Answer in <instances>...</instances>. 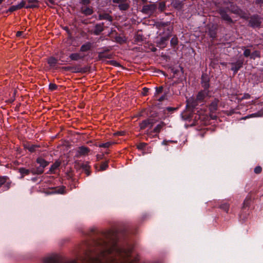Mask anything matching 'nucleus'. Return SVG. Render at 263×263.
Instances as JSON below:
<instances>
[{
  "instance_id": "1",
  "label": "nucleus",
  "mask_w": 263,
  "mask_h": 263,
  "mask_svg": "<svg viewBox=\"0 0 263 263\" xmlns=\"http://www.w3.org/2000/svg\"><path fill=\"white\" fill-rule=\"evenodd\" d=\"M155 122L152 119H147L142 121L139 124L140 130H145V134L151 135L152 127Z\"/></svg>"
},
{
  "instance_id": "2",
  "label": "nucleus",
  "mask_w": 263,
  "mask_h": 263,
  "mask_svg": "<svg viewBox=\"0 0 263 263\" xmlns=\"http://www.w3.org/2000/svg\"><path fill=\"white\" fill-rule=\"evenodd\" d=\"M36 162L40 164V167L36 169L32 170V174H41L44 172V168L49 164V162L46 161L43 158L40 157L36 159Z\"/></svg>"
},
{
  "instance_id": "3",
  "label": "nucleus",
  "mask_w": 263,
  "mask_h": 263,
  "mask_svg": "<svg viewBox=\"0 0 263 263\" xmlns=\"http://www.w3.org/2000/svg\"><path fill=\"white\" fill-rule=\"evenodd\" d=\"M157 8V5L154 3L145 5L143 6L142 12L145 14L152 15L156 11Z\"/></svg>"
},
{
  "instance_id": "4",
  "label": "nucleus",
  "mask_w": 263,
  "mask_h": 263,
  "mask_svg": "<svg viewBox=\"0 0 263 263\" xmlns=\"http://www.w3.org/2000/svg\"><path fill=\"white\" fill-rule=\"evenodd\" d=\"M11 181L7 176H0V187H3L4 191L8 190L11 186Z\"/></svg>"
},
{
  "instance_id": "5",
  "label": "nucleus",
  "mask_w": 263,
  "mask_h": 263,
  "mask_svg": "<svg viewBox=\"0 0 263 263\" xmlns=\"http://www.w3.org/2000/svg\"><path fill=\"white\" fill-rule=\"evenodd\" d=\"M207 95L208 92L206 90L200 91L197 96L196 102L192 104V106L193 107H195L198 104V103L203 102L204 99L207 96Z\"/></svg>"
},
{
  "instance_id": "6",
  "label": "nucleus",
  "mask_w": 263,
  "mask_h": 263,
  "mask_svg": "<svg viewBox=\"0 0 263 263\" xmlns=\"http://www.w3.org/2000/svg\"><path fill=\"white\" fill-rule=\"evenodd\" d=\"M90 149L88 147L84 146L79 147L77 150L76 156L78 157L82 156H86L88 155Z\"/></svg>"
},
{
  "instance_id": "7",
  "label": "nucleus",
  "mask_w": 263,
  "mask_h": 263,
  "mask_svg": "<svg viewBox=\"0 0 263 263\" xmlns=\"http://www.w3.org/2000/svg\"><path fill=\"white\" fill-rule=\"evenodd\" d=\"M249 23L253 27H258L260 25L261 21L258 15H254L251 17Z\"/></svg>"
},
{
  "instance_id": "8",
  "label": "nucleus",
  "mask_w": 263,
  "mask_h": 263,
  "mask_svg": "<svg viewBox=\"0 0 263 263\" xmlns=\"http://www.w3.org/2000/svg\"><path fill=\"white\" fill-rule=\"evenodd\" d=\"M243 60H238L235 63H232L231 64V70L233 71L234 73H236L238 70L242 66Z\"/></svg>"
},
{
  "instance_id": "9",
  "label": "nucleus",
  "mask_w": 263,
  "mask_h": 263,
  "mask_svg": "<svg viewBox=\"0 0 263 263\" xmlns=\"http://www.w3.org/2000/svg\"><path fill=\"white\" fill-rule=\"evenodd\" d=\"M104 30V23L97 24L95 25L93 34L95 35H99Z\"/></svg>"
},
{
  "instance_id": "10",
  "label": "nucleus",
  "mask_w": 263,
  "mask_h": 263,
  "mask_svg": "<svg viewBox=\"0 0 263 263\" xmlns=\"http://www.w3.org/2000/svg\"><path fill=\"white\" fill-rule=\"evenodd\" d=\"M219 13L221 15V17L223 20L229 23L232 22L231 17L229 16V15L226 13V12L224 10H220Z\"/></svg>"
},
{
  "instance_id": "11",
  "label": "nucleus",
  "mask_w": 263,
  "mask_h": 263,
  "mask_svg": "<svg viewBox=\"0 0 263 263\" xmlns=\"http://www.w3.org/2000/svg\"><path fill=\"white\" fill-rule=\"evenodd\" d=\"M28 5L26 6V8H33L38 7V1L37 0H26Z\"/></svg>"
},
{
  "instance_id": "12",
  "label": "nucleus",
  "mask_w": 263,
  "mask_h": 263,
  "mask_svg": "<svg viewBox=\"0 0 263 263\" xmlns=\"http://www.w3.org/2000/svg\"><path fill=\"white\" fill-rule=\"evenodd\" d=\"M98 17L99 20H105L109 22H112V16L107 13L100 14Z\"/></svg>"
},
{
  "instance_id": "13",
  "label": "nucleus",
  "mask_w": 263,
  "mask_h": 263,
  "mask_svg": "<svg viewBox=\"0 0 263 263\" xmlns=\"http://www.w3.org/2000/svg\"><path fill=\"white\" fill-rule=\"evenodd\" d=\"M34 170L32 168L31 170L26 169L24 167H20L19 168V172L22 175V177H24L25 176L29 175L30 173L32 174V170Z\"/></svg>"
},
{
  "instance_id": "14",
  "label": "nucleus",
  "mask_w": 263,
  "mask_h": 263,
  "mask_svg": "<svg viewBox=\"0 0 263 263\" xmlns=\"http://www.w3.org/2000/svg\"><path fill=\"white\" fill-rule=\"evenodd\" d=\"M92 47V44L90 42H87L82 45L80 48V51L82 52H86L89 50Z\"/></svg>"
},
{
  "instance_id": "15",
  "label": "nucleus",
  "mask_w": 263,
  "mask_h": 263,
  "mask_svg": "<svg viewBox=\"0 0 263 263\" xmlns=\"http://www.w3.org/2000/svg\"><path fill=\"white\" fill-rule=\"evenodd\" d=\"M69 58L71 60L78 61L79 60L83 59L84 55H82L79 53H74L71 54L69 56Z\"/></svg>"
},
{
  "instance_id": "16",
  "label": "nucleus",
  "mask_w": 263,
  "mask_h": 263,
  "mask_svg": "<svg viewBox=\"0 0 263 263\" xmlns=\"http://www.w3.org/2000/svg\"><path fill=\"white\" fill-rule=\"evenodd\" d=\"M218 101L215 99L210 104L209 108L211 112L215 111L217 109Z\"/></svg>"
},
{
  "instance_id": "17",
  "label": "nucleus",
  "mask_w": 263,
  "mask_h": 263,
  "mask_svg": "<svg viewBox=\"0 0 263 263\" xmlns=\"http://www.w3.org/2000/svg\"><path fill=\"white\" fill-rule=\"evenodd\" d=\"M116 143L115 141H108L105 143H102L99 144V147L109 148L111 146Z\"/></svg>"
},
{
  "instance_id": "18",
  "label": "nucleus",
  "mask_w": 263,
  "mask_h": 263,
  "mask_svg": "<svg viewBox=\"0 0 263 263\" xmlns=\"http://www.w3.org/2000/svg\"><path fill=\"white\" fill-rule=\"evenodd\" d=\"M165 124L163 122H161L158 124L153 129L152 132L158 134L161 129L164 127Z\"/></svg>"
},
{
  "instance_id": "19",
  "label": "nucleus",
  "mask_w": 263,
  "mask_h": 263,
  "mask_svg": "<svg viewBox=\"0 0 263 263\" xmlns=\"http://www.w3.org/2000/svg\"><path fill=\"white\" fill-rule=\"evenodd\" d=\"M48 64L50 67H54L58 63V60L54 57H50L48 59Z\"/></svg>"
},
{
  "instance_id": "20",
  "label": "nucleus",
  "mask_w": 263,
  "mask_h": 263,
  "mask_svg": "<svg viewBox=\"0 0 263 263\" xmlns=\"http://www.w3.org/2000/svg\"><path fill=\"white\" fill-rule=\"evenodd\" d=\"M129 7V4L127 3V1L123 2L120 5H119V8L121 10H126Z\"/></svg>"
},
{
  "instance_id": "21",
  "label": "nucleus",
  "mask_w": 263,
  "mask_h": 263,
  "mask_svg": "<svg viewBox=\"0 0 263 263\" xmlns=\"http://www.w3.org/2000/svg\"><path fill=\"white\" fill-rule=\"evenodd\" d=\"M61 163L59 161H55L50 167L49 171L53 173L60 165Z\"/></svg>"
},
{
  "instance_id": "22",
  "label": "nucleus",
  "mask_w": 263,
  "mask_h": 263,
  "mask_svg": "<svg viewBox=\"0 0 263 263\" xmlns=\"http://www.w3.org/2000/svg\"><path fill=\"white\" fill-rule=\"evenodd\" d=\"M167 40V38L166 37H162L160 41L158 43V46L160 48H164L166 46V41Z\"/></svg>"
},
{
  "instance_id": "23",
  "label": "nucleus",
  "mask_w": 263,
  "mask_h": 263,
  "mask_svg": "<svg viewBox=\"0 0 263 263\" xmlns=\"http://www.w3.org/2000/svg\"><path fill=\"white\" fill-rule=\"evenodd\" d=\"M82 169L85 171L87 176L90 175V167L87 163H84L81 166Z\"/></svg>"
},
{
  "instance_id": "24",
  "label": "nucleus",
  "mask_w": 263,
  "mask_h": 263,
  "mask_svg": "<svg viewBox=\"0 0 263 263\" xmlns=\"http://www.w3.org/2000/svg\"><path fill=\"white\" fill-rule=\"evenodd\" d=\"M93 10L90 7H86L82 9V13L86 15H89L93 13Z\"/></svg>"
},
{
  "instance_id": "25",
  "label": "nucleus",
  "mask_w": 263,
  "mask_h": 263,
  "mask_svg": "<svg viewBox=\"0 0 263 263\" xmlns=\"http://www.w3.org/2000/svg\"><path fill=\"white\" fill-rule=\"evenodd\" d=\"M202 83L203 87L204 88L205 90L209 86L208 81L207 80V78L205 76H202Z\"/></svg>"
},
{
  "instance_id": "26",
  "label": "nucleus",
  "mask_w": 263,
  "mask_h": 263,
  "mask_svg": "<svg viewBox=\"0 0 263 263\" xmlns=\"http://www.w3.org/2000/svg\"><path fill=\"white\" fill-rule=\"evenodd\" d=\"M115 41L116 42L121 44L126 42V39L125 37H123L121 36H117L115 37Z\"/></svg>"
},
{
  "instance_id": "27",
  "label": "nucleus",
  "mask_w": 263,
  "mask_h": 263,
  "mask_svg": "<svg viewBox=\"0 0 263 263\" xmlns=\"http://www.w3.org/2000/svg\"><path fill=\"white\" fill-rule=\"evenodd\" d=\"M39 147V146L37 145H28L26 146V148L28 149L30 152H35L36 148Z\"/></svg>"
},
{
  "instance_id": "28",
  "label": "nucleus",
  "mask_w": 263,
  "mask_h": 263,
  "mask_svg": "<svg viewBox=\"0 0 263 263\" xmlns=\"http://www.w3.org/2000/svg\"><path fill=\"white\" fill-rule=\"evenodd\" d=\"M260 116H261V114L259 112H257V113H254V114L249 115L248 116H247L245 117H243L242 119L243 120H246V119L250 118L258 117H260Z\"/></svg>"
},
{
  "instance_id": "29",
  "label": "nucleus",
  "mask_w": 263,
  "mask_h": 263,
  "mask_svg": "<svg viewBox=\"0 0 263 263\" xmlns=\"http://www.w3.org/2000/svg\"><path fill=\"white\" fill-rule=\"evenodd\" d=\"M260 57V53L258 51H254L251 53L250 58L253 59H255L256 58H259Z\"/></svg>"
},
{
  "instance_id": "30",
  "label": "nucleus",
  "mask_w": 263,
  "mask_h": 263,
  "mask_svg": "<svg viewBox=\"0 0 263 263\" xmlns=\"http://www.w3.org/2000/svg\"><path fill=\"white\" fill-rule=\"evenodd\" d=\"M220 208L225 212H228L229 209V205L227 203H224L220 205Z\"/></svg>"
},
{
  "instance_id": "31",
  "label": "nucleus",
  "mask_w": 263,
  "mask_h": 263,
  "mask_svg": "<svg viewBox=\"0 0 263 263\" xmlns=\"http://www.w3.org/2000/svg\"><path fill=\"white\" fill-rule=\"evenodd\" d=\"M165 9V3L164 2H161L159 3L158 9L161 11H163Z\"/></svg>"
},
{
  "instance_id": "32",
  "label": "nucleus",
  "mask_w": 263,
  "mask_h": 263,
  "mask_svg": "<svg viewBox=\"0 0 263 263\" xmlns=\"http://www.w3.org/2000/svg\"><path fill=\"white\" fill-rule=\"evenodd\" d=\"M108 166V162L107 161L104 162L102 163L100 165V170L104 171L107 169Z\"/></svg>"
},
{
  "instance_id": "33",
  "label": "nucleus",
  "mask_w": 263,
  "mask_h": 263,
  "mask_svg": "<svg viewBox=\"0 0 263 263\" xmlns=\"http://www.w3.org/2000/svg\"><path fill=\"white\" fill-rule=\"evenodd\" d=\"M65 187L64 186H62L59 189H55V193L59 194H64L65 193Z\"/></svg>"
},
{
  "instance_id": "34",
  "label": "nucleus",
  "mask_w": 263,
  "mask_h": 263,
  "mask_svg": "<svg viewBox=\"0 0 263 263\" xmlns=\"http://www.w3.org/2000/svg\"><path fill=\"white\" fill-rule=\"evenodd\" d=\"M250 201H251V199H250V197H246V198L245 199V200L243 202V207L245 208L246 206H248L250 203Z\"/></svg>"
},
{
  "instance_id": "35",
  "label": "nucleus",
  "mask_w": 263,
  "mask_h": 263,
  "mask_svg": "<svg viewBox=\"0 0 263 263\" xmlns=\"http://www.w3.org/2000/svg\"><path fill=\"white\" fill-rule=\"evenodd\" d=\"M156 94L155 95V97L156 98H157V95L159 94V93H160L162 92V90H163V87L162 86H160V87H156Z\"/></svg>"
},
{
  "instance_id": "36",
  "label": "nucleus",
  "mask_w": 263,
  "mask_h": 263,
  "mask_svg": "<svg viewBox=\"0 0 263 263\" xmlns=\"http://www.w3.org/2000/svg\"><path fill=\"white\" fill-rule=\"evenodd\" d=\"M18 9H20L18 8V7L17 5H13V6H11L9 8L8 11L12 12L15 11H16L17 10H18Z\"/></svg>"
},
{
  "instance_id": "37",
  "label": "nucleus",
  "mask_w": 263,
  "mask_h": 263,
  "mask_svg": "<svg viewBox=\"0 0 263 263\" xmlns=\"http://www.w3.org/2000/svg\"><path fill=\"white\" fill-rule=\"evenodd\" d=\"M26 1H24V0H23L18 5V8L20 9L23 8V7H25L26 8Z\"/></svg>"
},
{
  "instance_id": "38",
  "label": "nucleus",
  "mask_w": 263,
  "mask_h": 263,
  "mask_svg": "<svg viewBox=\"0 0 263 263\" xmlns=\"http://www.w3.org/2000/svg\"><path fill=\"white\" fill-rule=\"evenodd\" d=\"M171 44L172 46H176L178 44V39L174 36L171 40Z\"/></svg>"
},
{
  "instance_id": "39",
  "label": "nucleus",
  "mask_w": 263,
  "mask_h": 263,
  "mask_svg": "<svg viewBox=\"0 0 263 263\" xmlns=\"http://www.w3.org/2000/svg\"><path fill=\"white\" fill-rule=\"evenodd\" d=\"M58 86L55 84L50 83L49 85V89L51 91L56 90Z\"/></svg>"
},
{
  "instance_id": "40",
  "label": "nucleus",
  "mask_w": 263,
  "mask_h": 263,
  "mask_svg": "<svg viewBox=\"0 0 263 263\" xmlns=\"http://www.w3.org/2000/svg\"><path fill=\"white\" fill-rule=\"evenodd\" d=\"M243 55L245 57H251V50L249 49H246L243 52Z\"/></svg>"
},
{
  "instance_id": "41",
  "label": "nucleus",
  "mask_w": 263,
  "mask_h": 263,
  "mask_svg": "<svg viewBox=\"0 0 263 263\" xmlns=\"http://www.w3.org/2000/svg\"><path fill=\"white\" fill-rule=\"evenodd\" d=\"M146 145L147 144L145 143H140L137 145V147L139 149H143L145 147Z\"/></svg>"
},
{
  "instance_id": "42",
  "label": "nucleus",
  "mask_w": 263,
  "mask_h": 263,
  "mask_svg": "<svg viewBox=\"0 0 263 263\" xmlns=\"http://www.w3.org/2000/svg\"><path fill=\"white\" fill-rule=\"evenodd\" d=\"M261 170H262V168H261V167L260 166H256L254 168V172L256 174H259V173H260L261 172Z\"/></svg>"
},
{
  "instance_id": "43",
  "label": "nucleus",
  "mask_w": 263,
  "mask_h": 263,
  "mask_svg": "<svg viewBox=\"0 0 263 263\" xmlns=\"http://www.w3.org/2000/svg\"><path fill=\"white\" fill-rule=\"evenodd\" d=\"M125 1H127V0H112L113 3L119 4V5Z\"/></svg>"
},
{
  "instance_id": "44",
  "label": "nucleus",
  "mask_w": 263,
  "mask_h": 263,
  "mask_svg": "<svg viewBox=\"0 0 263 263\" xmlns=\"http://www.w3.org/2000/svg\"><path fill=\"white\" fill-rule=\"evenodd\" d=\"M148 89L147 88H146V87H144L143 88V91H142V93L144 96H146L147 95V93L148 91Z\"/></svg>"
},
{
  "instance_id": "45",
  "label": "nucleus",
  "mask_w": 263,
  "mask_h": 263,
  "mask_svg": "<svg viewBox=\"0 0 263 263\" xmlns=\"http://www.w3.org/2000/svg\"><path fill=\"white\" fill-rule=\"evenodd\" d=\"M99 57L100 58H108V59L110 58V57H109V56H105L103 52H100L99 54Z\"/></svg>"
},
{
  "instance_id": "46",
  "label": "nucleus",
  "mask_w": 263,
  "mask_h": 263,
  "mask_svg": "<svg viewBox=\"0 0 263 263\" xmlns=\"http://www.w3.org/2000/svg\"><path fill=\"white\" fill-rule=\"evenodd\" d=\"M165 97H166L165 95H163L162 96H161L159 98H158V99H157V98H156L159 102H161V101H163L165 99Z\"/></svg>"
},
{
  "instance_id": "47",
  "label": "nucleus",
  "mask_w": 263,
  "mask_h": 263,
  "mask_svg": "<svg viewBox=\"0 0 263 263\" xmlns=\"http://www.w3.org/2000/svg\"><path fill=\"white\" fill-rule=\"evenodd\" d=\"M81 3L82 4L87 5V4H89L90 0H81Z\"/></svg>"
},
{
  "instance_id": "48",
  "label": "nucleus",
  "mask_w": 263,
  "mask_h": 263,
  "mask_svg": "<svg viewBox=\"0 0 263 263\" xmlns=\"http://www.w3.org/2000/svg\"><path fill=\"white\" fill-rule=\"evenodd\" d=\"M171 71L173 73V77H175V74H176L178 72V71L177 70H175L174 69H171Z\"/></svg>"
},
{
  "instance_id": "49",
  "label": "nucleus",
  "mask_w": 263,
  "mask_h": 263,
  "mask_svg": "<svg viewBox=\"0 0 263 263\" xmlns=\"http://www.w3.org/2000/svg\"><path fill=\"white\" fill-rule=\"evenodd\" d=\"M123 132H117L115 134L116 136H123L124 135Z\"/></svg>"
},
{
  "instance_id": "50",
  "label": "nucleus",
  "mask_w": 263,
  "mask_h": 263,
  "mask_svg": "<svg viewBox=\"0 0 263 263\" xmlns=\"http://www.w3.org/2000/svg\"><path fill=\"white\" fill-rule=\"evenodd\" d=\"M23 33V31H17L16 32V36L19 37V36H21Z\"/></svg>"
},
{
  "instance_id": "51",
  "label": "nucleus",
  "mask_w": 263,
  "mask_h": 263,
  "mask_svg": "<svg viewBox=\"0 0 263 263\" xmlns=\"http://www.w3.org/2000/svg\"><path fill=\"white\" fill-rule=\"evenodd\" d=\"M250 98V95L249 94H246L245 95V98L248 99Z\"/></svg>"
},
{
  "instance_id": "52",
  "label": "nucleus",
  "mask_w": 263,
  "mask_h": 263,
  "mask_svg": "<svg viewBox=\"0 0 263 263\" xmlns=\"http://www.w3.org/2000/svg\"><path fill=\"white\" fill-rule=\"evenodd\" d=\"M256 1L257 3H260L263 2V0H256Z\"/></svg>"
},
{
  "instance_id": "53",
  "label": "nucleus",
  "mask_w": 263,
  "mask_h": 263,
  "mask_svg": "<svg viewBox=\"0 0 263 263\" xmlns=\"http://www.w3.org/2000/svg\"><path fill=\"white\" fill-rule=\"evenodd\" d=\"M239 11H240V10H236L234 11V12L236 13H239Z\"/></svg>"
},
{
  "instance_id": "54",
  "label": "nucleus",
  "mask_w": 263,
  "mask_h": 263,
  "mask_svg": "<svg viewBox=\"0 0 263 263\" xmlns=\"http://www.w3.org/2000/svg\"><path fill=\"white\" fill-rule=\"evenodd\" d=\"M4 1V0H0V4H1Z\"/></svg>"
},
{
  "instance_id": "55",
  "label": "nucleus",
  "mask_w": 263,
  "mask_h": 263,
  "mask_svg": "<svg viewBox=\"0 0 263 263\" xmlns=\"http://www.w3.org/2000/svg\"><path fill=\"white\" fill-rule=\"evenodd\" d=\"M167 109H168V110H171V109H172V108L169 107V108H167Z\"/></svg>"
},
{
  "instance_id": "56",
  "label": "nucleus",
  "mask_w": 263,
  "mask_h": 263,
  "mask_svg": "<svg viewBox=\"0 0 263 263\" xmlns=\"http://www.w3.org/2000/svg\"><path fill=\"white\" fill-rule=\"evenodd\" d=\"M143 2H145L146 0H142Z\"/></svg>"
},
{
  "instance_id": "57",
  "label": "nucleus",
  "mask_w": 263,
  "mask_h": 263,
  "mask_svg": "<svg viewBox=\"0 0 263 263\" xmlns=\"http://www.w3.org/2000/svg\"><path fill=\"white\" fill-rule=\"evenodd\" d=\"M242 17H243L245 18H246V17L245 16H242Z\"/></svg>"
}]
</instances>
